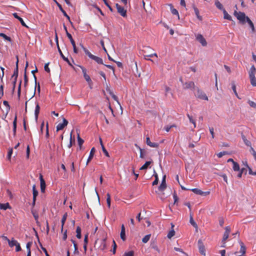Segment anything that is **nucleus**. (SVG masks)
I'll return each mask as SVG.
<instances>
[{
    "label": "nucleus",
    "mask_w": 256,
    "mask_h": 256,
    "mask_svg": "<svg viewBox=\"0 0 256 256\" xmlns=\"http://www.w3.org/2000/svg\"><path fill=\"white\" fill-rule=\"evenodd\" d=\"M194 88V83L193 82H186L183 84V88L184 89H190Z\"/></svg>",
    "instance_id": "obj_16"
},
{
    "label": "nucleus",
    "mask_w": 256,
    "mask_h": 256,
    "mask_svg": "<svg viewBox=\"0 0 256 256\" xmlns=\"http://www.w3.org/2000/svg\"><path fill=\"white\" fill-rule=\"evenodd\" d=\"M32 242H28L26 244V248L28 252H30V247L32 246Z\"/></svg>",
    "instance_id": "obj_49"
},
{
    "label": "nucleus",
    "mask_w": 256,
    "mask_h": 256,
    "mask_svg": "<svg viewBox=\"0 0 256 256\" xmlns=\"http://www.w3.org/2000/svg\"><path fill=\"white\" fill-rule=\"evenodd\" d=\"M166 175L162 177L161 184H160V186L158 187V190L162 192L166 188Z\"/></svg>",
    "instance_id": "obj_12"
},
{
    "label": "nucleus",
    "mask_w": 256,
    "mask_h": 256,
    "mask_svg": "<svg viewBox=\"0 0 256 256\" xmlns=\"http://www.w3.org/2000/svg\"><path fill=\"white\" fill-rule=\"evenodd\" d=\"M106 203L108 208L110 207V195L109 193L106 194Z\"/></svg>",
    "instance_id": "obj_41"
},
{
    "label": "nucleus",
    "mask_w": 256,
    "mask_h": 256,
    "mask_svg": "<svg viewBox=\"0 0 256 256\" xmlns=\"http://www.w3.org/2000/svg\"><path fill=\"white\" fill-rule=\"evenodd\" d=\"M120 238L123 241H124L126 239V234H125V228L124 224H122L121 227V232L120 234Z\"/></svg>",
    "instance_id": "obj_23"
},
{
    "label": "nucleus",
    "mask_w": 256,
    "mask_h": 256,
    "mask_svg": "<svg viewBox=\"0 0 256 256\" xmlns=\"http://www.w3.org/2000/svg\"><path fill=\"white\" fill-rule=\"evenodd\" d=\"M170 11H171V12L172 13V14H173L174 15L177 16H178V18H179V14H178V11L176 8H174L172 4H170Z\"/></svg>",
    "instance_id": "obj_32"
},
{
    "label": "nucleus",
    "mask_w": 256,
    "mask_h": 256,
    "mask_svg": "<svg viewBox=\"0 0 256 256\" xmlns=\"http://www.w3.org/2000/svg\"><path fill=\"white\" fill-rule=\"evenodd\" d=\"M12 149H10V150H9V151L8 152V156H7V158L8 160H10V158H11V156H12Z\"/></svg>",
    "instance_id": "obj_58"
},
{
    "label": "nucleus",
    "mask_w": 256,
    "mask_h": 256,
    "mask_svg": "<svg viewBox=\"0 0 256 256\" xmlns=\"http://www.w3.org/2000/svg\"><path fill=\"white\" fill-rule=\"evenodd\" d=\"M234 15L236 17L237 19L240 20V22L242 24H245L246 18H248L246 16L244 12H237L235 11L234 12Z\"/></svg>",
    "instance_id": "obj_3"
},
{
    "label": "nucleus",
    "mask_w": 256,
    "mask_h": 256,
    "mask_svg": "<svg viewBox=\"0 0 256 256\" xmlns=\"http://www.w3.org/2000/svg\"><path fill=\"white\" fill-rule=\"evenodd\" d=\"M106 248V239L104 238L101 240V244H100V246H99V248L102 250H104Z\"/></svg>",
    "instance_id": "obj_24"
},
{
    "label": "nucleus",
    "mask_w": 256,
    "mask_h": 256,
    "mask_svg": "<svg viewBox=\"0 0 256 256\" xmlns=\"http://www.w3.org/2000/svg\"><path fill=\"white\" fill-rule=\"evenodd\" d=\"M95 152H96L95 148L94 147L92 148V149L90 150V153L89 156H88V160H87V162H86V166L88 165V163L91 161V160L93 158L94 156V153H95Z\"/></svg>",
    "instance_id": "obj_19"
},
{
    "label": "nucleus",
    "mask_w": 256,
    "mask_h": 256,
    "mask_svg": "<svg viewBox=\"0 0 256 256\" xmlns=\"http://www.w3.org/2000/svg\"><path fill=\"white\" fill-rule=\"evenodd\" d=\"M198 246L200 252L203 255H205V248L202 242L200 240L198 241Z\"/></svg>",
    "instance_id": "obj_17"
},
{
    "label": "nucleus",
    "mask_w": 256,
    "mask_h": 256,
    "mask_svg": "<svg viewBox=\"0 0 256 256\" xmlns=\"http://www.w3.org/2000/svg\"><path fill=\"white\" fill-rule=\"evenodd\" d=\"M240 252L242 253V254L244 255L246 252V248L242 242H240Z\"/></svg>",
    "instance_id": "obj_25"
},
{
    "label": "nucleus",
    "mask_w": 256,
    "mask_h": 256,
    "mask_svg": "<svg viewBox=\"0 0 256 256\" xmlns=\"http://www.w3.org/2000/svg\"><path fill=\"white\" fill-rule=\"evenodd\" d=\"M187 116L190 121L192 124H194V127L195 128L196 126V124L195 121L192 119V116H190V114H188Z\"/></svg>",
    "instance_id": "obj_48"
},
{
    "label": "nucleus",
    "mask_w": 256,
    "mask_h": 256,
    "mask_svg": "<svg viewBox=\"0 0 256 256\" xmlns=\"http://www.w3.org/2000/svg\"><path fill=\"white\" fill-rule=\"evenodd\" d=\"M40 248H41L42 250L44 251V254H45L46 256H50L48 254V252H47V250H46V248H44V247H43V246H42V244H41V243H40Z\"/></svg>",
    "instance_id": "obj_52"
},
{
    "label": "nucleus",
    "mask_w": 256,
    "mask_h": 256,
    "mask_svg": "<svg viewBox=\"0 0 256 256\" xmlns=\"http://www.w3.org/2000/svg\"><path fill=\"white\" fill-rule=\"evenodd\" d=\"M151 164V162H146V163L140 168V170H144L146 169Z\"/></svg>",
    "instance_id": "obj_39"
},
{
    "label": "nucleus",
    "mask_w": 256,
    "mask_h": 256,
    "mask_svg": "<svg viewBox=\"0 0 256 256\" xmlns=\"http://www.w3.org/2000/svg\"><path fill=\"white\" fill-rule=\"evenodd\" d=\"M88 234H85L84 238V244H88Z\"/></svg>",
    "instance_id": "obj_63"
},
{
    "label": "nucleus",
    "mask_w": 256,
    "mask_h": 256,
    "mask_svg": "<svg viewBox=\"0 0 256 256\" xmlns=\"http://www.w3.org/2000/svg\"><path fill=\"white\" fill-rule=\"evenodd\" d=\"M190 222L193 226H194L196 228H198V226H197L196 222L194 221V220L191 215L190 216Z\"/></svg>",
    "instance_id": "obj_43"
},
{
    "label": "nucleus",
    "mask_w": 256,
    "mask_h": 256,
    "mask_svg": "<svg viewBox=\"0 0 256 256\" xmlns=\"http://www.w3.org/2000/svg\"><path fill=\"white\" fill-rule=\"evenodd\" d=\"M215 6H216V7L223 11L224 10H225L224 7H223V6L222 5V4L218 0H216V2H215Z\"/></svg>",
    "instance_id": "obj_27"
},
{
    "label": "nucleus",
    "mask_w": 256,
    "mask_h": 256,
    "mask_svg": "<svg viewBox=\"0 0 256 256\" xmlns=\"http://www.w3.org/2000/svg\"><path fill=\"white\" fill-rule=\"evenodd\" d=\"M62 123L58 124L56 126V131L58 132L60 130H62L68 124V121L65 118H62Z\"/></svg>",
    "instance_id": "obj_10"
},
{
    "label": "nucleus",
    "mask_w": 256,
    "mask_h": 256,
    "mask_svg": "<svg viewBox=\"0 0 256 256\" xmlns=\"http://www.w3.org/2000/svg\"><path fill=\"white\" fill-rule=\"evenodd\" d=\"M150 238V234H148L145 236L142 239V242L144 243H146L149 240Z\"/></svg>",
    "instance_id": "obj_42"
},
{
    "label": "nucleus",
    "mask_w": 256,
    "mask_h": 256,
    "mask_svg": "<svg viewBox=\"0 0 256 256\" xmlns=\"http://www.w3.org/2000/svg\"><path fill=\"white\" fill-rule=\"evenodd\" d=\"M16 68L14 70V74L12 76V78L14 77V88L16 82L18 74V56H16Z\"/></svg>",
    "instance_id": "obj_5"
},
{
    "label": "nucleus",
    "mask_w": 256,
    "mask_h": 256,
    "mask_svg": "<svg viewBox=\"0 0 256 256\" xmlns=\"http://www.w3.org/2000/svg\"><path fill=\"white\" fill-rule=\"evenodd\" d=\"M256 72V68L254 66L252 65L248 72V74L250 84L253 86H256V78L254 76Z\"/></svg>",
    "instance_id": "obj_1"
},
{
    "label": "nucleus",
    "mask_w": 256,
    "mask_h": 256,
    "mask_svg": "<svg viewBox=\"0 0 256 256\" xmlns=\"http://www.w3.org/2000/svg\"><path fill=\"white\" fill-rule=\"evenodd\" d=\"M232 90H233L235 95L236 96L237 98H239L238 96V94L237 92H236V84H235L234 82H232Z\"/></svg>",
    "instance_id": "obj_40"
},
{
    "label": "nucleus",
    "mask_w": 256,
    "mask_h": 256,
    "mask_svg": "<svg viewBox=\"0 0 256 256\" xmlns=\"http://www.w3.org/2000/svg\"><path fill=\"white\" fill-rule=\"evenodd\" d=\"M83 48L85 54L86 55H88L90 58L94 60L98 64H104L103 60L102 58L93 55L86 48H84V47H83Z\"/></svg>",
    "instance_id": "obj_2"
},
{
    "label": "nucleus",
    "mask_w": 256,
    "mask_h": 256,
    "mask_svg": "<svg viewBox=\"0 0 256 256\" xmlns=\"http://www.w3.org/2000/svg\"><path fill=\"white\" fill-rule=\"evenodd\" d=\"M248 102V104H250V106L251 107H252V108H256V104L254 102L251 101V100H249Z\"/></svg>",
    "instance_id": "obj_61"
},
{
    "label": "nucleus",
    "mask_w": 256,
    "mask_h": 256,
    "mask_svg": "<svg viewBox=\"0 0 256 256\" xmlns=\"http://www.w3.org/2000/svg\"><path fill=\"white\" fill-rule=\"evenodd\" d=\"M80 66L82 70V73L84 74V79L86 80V82H91L92 80L90 78V76L86 74V70L84 67H83L82 66Z\"/></svg>",
    "instance_id": "obj_14"
},
{
    "label": "nucleus",
    "mask_w": 256,
    "mask_h": 256,
    "mask_svg": "<svg viewBox=\"0 0 256 256\" xmlns=\"http://www.w3.org/2000/svg\"><path fill=\"white\" fill-rule=\"evenodd\" d=\"M59 8L61 10V12H62L64 15L68 18V20L72 23L70 20V16L67 14L66 12L64 10L62 6H59Z\"/></svg>",
    "instance_id": "obj_38"
},
{
    "label": "nucleus",
    "mask_w": 256,
    "mask_h": 256,
    "mask_svg": "<svg viewBox=\"0 0 256 256\" xmlns=\"http://www.w3.org/2000/svg\"><path fill=\"white\" fill-rule=\"evenodd\" d=\"M116 243L115 241L114 240H113V248L112 250L113 254H116Z\"/></svg>",
    "instance_id": "obj_54"
},
{
    "label": "nucleus",
    "mask_w": 256,
    "mask_h": 256,
    "mask_svg": "<svg viewBox=\"0 0 256 256\" xmlns=\"http://www.w3.org/2000/svg\"><path fill=\"white\" fill-rule=\"evenodd\" d=\"M40 110V107L38 102L36 103V108L34 110V115L36 118L37 119Z\"/></svg>",
    "instance_id": "obj_26"
},
{
    "label": "nucleus",
    "mask_w": 256,
    "mask_h": 256,
    "mask_svg": "<svg viewBox=\"0 0 256 256\" xmlns=\"http://www.w3.org/2000/svg\"><path fill=\"white\" fill-rule=\"evenodd\" d=\"M102 152H104V154L106 156L108 157H109L110 156H109L108 152L106 150V149L105 148H104V145H102Z\"/></svg>",
    "instance_id": "obj_56"
},
{
    "label": "nucleus",
    "mask_w": 256,
    "mask_h": 256,
    "mask_svg": "<svg viewBox=\"0 0 256 256\" xmlns=\"http://www.w3.org/2000/svg\"><path fill=\"white\" fill-rule=\"evenodd\" d=\"M49 63L46 64L44 66V68L46 72H50V69L48 68Z\"/></svg>",
    "instance_id": "obj_57"
},
{
    "label": "nucleus",
    "mask_w": 256,
    "mask_h": 256,
    "mask_svg": "<svg viewBox=\"0 0 256 256\" xmlns=\"http://www.w3.org/2000/svg\"><path fill=\"white\" fill-rule=\"evenodd\" d=\"M116 7L117 9L118 12L122 16L125 17L126 16V10L122 6L116 4Z\"/></svg>",
    "instance_id": "obj_7"
},
{
    "label": "nucleus",
    "mask_w": 256,
    "mask_h": 256,
    "mask_svg": "<svg viewBox=\"0 0 256 256\" xmlns=\"http://www.w3.org/2000/svg\"><path fill=\"white\" fill-rule=\"evenodd\" d=\"M222 12L224 13V19H226V20H232V16L230 14H228L226 12V10H224Z\"/></svg>",
    "instance_id": "obj_30"
},
{
    "label": "nucleus",
    "mask_w": 256,
    "mask_h": 256,
    "mask_svg": "<svg viewBox=\"0 0 256 256\" xmlns=\"http://www.w3.org/2000/svg\"><path fill=\"white\" fill-rule=\"evenodd\" d=\"M232 169L234 171H239L240 168L238 164L236 162H233L232 163Z\"/></svg>",
    "instance_id": "obj_28"
},
{
    "label": "nucleus",
    "mask_w": 256,
    "mask_h": 256,
    "mask_svg": "<svg viewBox=\"0 0 256 256\" xmlns=\"http://www.w3.org/2000/svg\"><path fill=\"white\" fill-rule=\"evenodd\" d=\"M32 194H33V200H32V206H34L36 204V198L38 195V192L36 190V186H32Z\"/></svg>",
    "instance_id": "obj_15"
},
{
    "label": "nucleus",
    "mask_w": 256,
    "mask_h": 256,
    "mask_svg": "<svg viewBox=\"0 0 256 256\" xmlns=\"http://www.w3.org/2000/svg\"><path fill=\"white\" fill-rule=\"evenodd\" d=\"M136 146H137L138 149L140 150V158H144V154H143V150L142 149L140 146H137V144H136Z\"/></svg>",
    "instance_id": "obj_59"
},
{
    "label": "nucleus",
    "mask_w": 256,
    "mask_h": 256,
    "mask_svg": "<svg viewBox=\"0 0 256 256\" xmlns=\"http://www.w3.org/2000/svg\"><path fill=\"white\" fill-rule=\"evenodd\" d=\"M0 70L2 72V76H1V82L2 84L0 86V98L4 96V82L2 78L4 76V68L3 67H0Z\"/></svg>",
    "instance_id": "obj_11"
},
{
    "label": "nucleus",
    "mask_w": 256,
    "mask_h": 256,
    "mask_svg": "<svg viewBox=\"0 0 256 256\" xmlns=\"http://www.w3.org/2000/svg\"><path fill=\"white\" fill-rule=\"evenodd\" d=\"M76 236L78 238H80L81 237H82V236H81V228L79 226H78L76 227Z\"/></svg>",
    "instance_id": "obj_33"
},
{
    "label": "nucleus",
    "mask_w": 256,
    "mask_h": 256,
    "mask_svg": "<svg viewBox=\"0 0 256 256\" xmlns=\"http://www.w3.org/2000/svg\"><path fill=\"white\" fill-rule=\"evenodd\" d=\"M242 140H244V143L247 146H251V142L248 140L246 138V137L244 135L242 134Z\"/></svg>",
    "instance_id": "obj_36"
},
{
    "label": "nucleus",
    "mask_w": 256,
    "mask_h": 256,
    "mask_svg": "<svg viewBox=\"0 0 256 256\" xmlns=\"http://www.w3.org/2000/svg\"><path fill=\"white\" fill-rule=\"evenodd\" d=\"M176 126L175 124H172L171 126H166L164 127V130L166 132H168L172 128H174Z\"/></svg>",
    "instance_id": "obj_47"
},
{
    "label": "nucleus",
    "mask_w": 256,
    "mask_h": 256,
    "mask_svg": "<svg viewBox=\"0 0 256 256\" xmlns=\"http://www.w3.org/2000/svg\"><path fill=\"white\" fill-rule=\"evenodd\" d=\"M5 239L7 240L8 242L9 246L10 247H13L14 246H15L18 243V241L14 240V238H12V240H9L7 237H5Z\"/></svg>",
    "instance_id": "obj_21"
},
{
    "label": "nucleus",
    "mask_w": 256,
    "mask_h": 256,
    "mask_svg": "<svg viewBox=\"0 0 256 256\" xmlns=\"http://www.w3.org/2000/svg\"><path fill=\"white\" fill-rule=\"evenodd\" d=\"M12 15L14 16V18L18 19L20 22L21 24L24 26V27H26V28H28V26H26V23L24 22V21L23 19L22 18H21L20 17L18 14L17 13H14L12 14Z\"/></svg>",
    "instance_id": "obj_20"
},
{
    "label": "nucleus",
    "mask_w": 256,
    "mask_h": 256,
    "mask_svg": "<svg viewBox=\"0 0 256 256\" xmlns=\"http://www.w3.org/2000/svg\"><path fill=\"white\" fill-rule=\"evenodd\" d=\"M10 208V206L8 202L6 204H0V208L2 210H6V209Z\"/></svg>",
    "instance_id": "obj_29"
},
{
    "label": "nucleus",
    "mask_w": 256,
    "mask_h": 256,
    "mask_svg": "<svg viewBox=\"0 0 256 256\" xmlns=\"http://www.w3.org/2000/svg\"><path fill=\"white\" fill-rule=\"evenodd\" d=\"M68 38H69V40L70 41V42L72 44V45L73 48H74V53L77 54L78 52V50L76 48V45L75 44V42L72 38V37L70 34L68 33Z\"/></svg>",
    "instance_id": "obj_13"
},
{
    "label": "nucleus",
    "mask_w": 256,
    "mask_h": 256,
    "mask_svg": "<svg viewBox=\"0 0 256 256\" xmlns=\"http://www.w3.org/2000/svg\"><path fill=\"white\" fill-rule=\"evenodd\" d=\"M40 184L41 192H44L45 191L46 186L44 180H41V183H40Z\"/></svg>",
    "instance_id": "obj_37"
},
{
    "label": "nucleus",
    "mask_w": 256,
    "mask_h": 256,
    "mask_svg": "<svg viewBox=\"0 0 256 256\" xmlns=\"http://www.w3.org/2000/svg\"><path fill=\"white\" fill-rule=\"evenodd\" d=\"M196 39L202 44V46H204L207 45V42L202 34H198L196 36Z\"/></svg>",
    "instance_id": "obj_9"
},
{
    "label": "nucleus",
    "mask_w": 256,
    "mask_h": 256,
    "mask_svg": "<svg viewBox=\"0 0 256 256\" xmlns=\"http://www.w3.org/2000/svg\"><path fill=\"white\" fill-rule=\"evenodd\" d=\"M134 251H130L128 252H126L123 256H134Z\"/></svg>",
    "instance_id": "obj_51"
},
{
    "label": "nucleus",
    "mask_w": 256,
    "mask_h": 256,
    "mask_svg": "<svg viewBox=\"0 0 256 256\" xmlns=\"http://www.w3.org/2000/svg\"><path fill=\"white\" fill-rule=\"evenodd\" d=\"M72 146V132L70 133V142L68 146V148H70Z\"/></svg>",
    "instance_id": "obj_50"
},
{
    "label": "nucleus",
    "mask_w": 256,
    "mask_h": 256,
    "mask_svg": "<svg viewBox=\"0 0 256 256\" xmlns=\"http://www.w3.org/2000/svg\"><path fill=\"white\" fill-rule=\"evenodd\" d=\"M224 229L225 232L224 234L222 240V242H223V246H222V247L225 246L226 241L228 238L230 233V226H226Z\"/></svg>",
    "instance_id": "obj_6"
},
{
    "label": "nucleus",
    "mask_w": 256,
    "mask_h": 256,
    "mask_svg": "<svg viewBox=\"0 0 256 256\" xmlns=\"http://www.w3.org/2000/svg\"><path fill=\"white\" fill-rule=\"evenodd\" d=\"M28 62H26V68H25V69H24V86H26L28 83V78L27 76V75H26V68L28 66Z\"/></svg>",
    "instance_id": "obj_22"
},
{
    "label": "nucleus",
    "mask_w": 256,
    "mask_h": 256,
    "mask_svg": "<svg viewBox=\"0 0 256 256\" xmlns=\"http://www.w3.org/2000/svg\"><path fill=\"white\" fill-rule=\"evenodd\" d=\"M146 143L151 148H158V143L152 142L150 140V138L148 136L146 138Z\"/></svg>",
    "instance_id": "obj_18"
},
{
    "label": "nucleus",
    "mask_w": 256,
    "mask_h": 256,
    "mask_svg": "<svg viewBox=\"0 0 256 256\" xmlns=\"http://www.w3.org/2000/svg\"><path fill=\"white\" fill-rule=\"evenodd\" d=\"M196 96L200 99L208 100V97L206 94L202 90H200L198 88H197L196 92L195 94Z\"/></svg>",
    "instance_id": "obj_4"
},
{
    "label": "nucleus",
    "mask_w": 256,
    "mask_h": 256,
    "mask_svg": "<svg viewBox=\"0 0 256 256\" xmlns=\"http://www.w3.org/2000/svg\"><path fill=\"white\" fill-rule=\"evenodd\" d=\"M100 114H101L102 116H104V118L105 120V121H106V123L107 124H109V121L106 118V116H105V115L102 112L100 111L99 112Z\"/></svg>",
    "instance_id": "obj_62"
},
{
    "label": "nucleus",
    "mask_w": 256,
    "mask_h": 256,
    "mask_svg": "<svg viewBox=\"0 0 256 256\" xmlns=\"http://www.w3.org/2000/svg\"><path fill=\"white\" fill-rule=\"evenodd\" d=\"M228 154V152H225V151H224V152H221L219 153H218L217 154V156L218 157V158H222V156H224V155H226Z\"/></svg>",
    "instance_id": "obj_55"
},
{
    "label": "nucleus",
    "mask_w": 256,
    "mask_h": 256,
    "mask_svg": "<svg viewBox=\"0 0 256 256\" xmlns=\"http://www.w3.org/2000/svg\"><path fill=\"white\" fill-rule=\"evenodd\" d=\"M66 217H67V214H65L63 216H62V229H63V226H64V222L66 220Z\"/></svg>",
    "instance_id": "obj_44"
},
{
    "label": "nucleus",
    "mask_w": 256,
    "mask_h": 256,
    "mask_svg": "<svg viewBox=\"0 0 256 256\" xmlns=\"http://www.w3.org/2000/svg\"><path fill=\"white\" fill-rule=\"evenodd\" d=\"M32 215L34 218V220L36 222V223L37 224L38 226H40V222H38V214L36 212H34L33 211H32Z\"/></svg>",
    "instance_id": "obj_34"
},
{
    "label": "nucleus",
    "mask_w": 256,
    "mask_h": 256,
    "mask_svg": "<svg viewBox=\"0 0 256 256\" xmlns=\"http://www.w3.org/2000/svg\"><path fill=\"white\" fill-rule=\"evenodd\" d=\"M246 21L248 24L252 28V31L254 32L255 30L254 26V24L253 22H252V21L250 19V18L248 17L246 18Z\"/></svg>",
    "instance_id": "obj_31"
},
{
    "label": "nucleus",
    "mask_w": 256,
    "mask_h": 256,
    "mask_svg": "<svg viewBox=\"0 0 256 256\" xmlns=\"http://www.w3.org/2000/svg\"><path fill=\"white\" fill-rule=\"evenodd\" d=\"M190 190L194 194L200 196H206L210 194V192H202L200 190L197 188H192Z\"/></svg>",
    "instance_id": "obj_8"
},
{
    "label": "nucleus",
    "mask_w": 256,
    "mask_h": 256,
    "mask_svg": "<svg viewBox=\"0 0 256 256\" xmlns=\"http://www.w3.org/2000/svg\"><path fill=\"white\" fill-rule=\"evenodd\" d=\"M174 234H175V232L172 229L168 233V234L167 235V237L168 238H171L174 235Z\"/></svg>",
    "instance_id": "obj_45"
},
{
    "label": "nucleus",
    "mask_w": 256,
    "mask_h": 256,
    "mask_svg": "<svg viewBox=\"0 0 256 256\" xmlns=\"http://www.w3.org/2000/svg\"><path fill=\"white\" fill-rule=\"evenodd\" d=\"M218 222H219L220 225L221 226H224V218L222 217L219 218Z\"/></svg>",
    "instance_id": "obj_53"
},
{
    "label": "nucleus",
    "mask_w": 256,
    "mask_h": 256,
    "mask_svg": "<svg viewBox=\"0 0 256 256\" xmlns=\"http://www.w3.org/2000/svg\"><path fill=\"white\" fill-rule=\"evenodd\" d=\"M0 36H2V37L3 38H4L6 40H8V41H9V42H10L11 41V38L10 37L7 36L6 34H3V33H0Z\"/></svg>",
    "instance_id": "obj_46"
},
{
    "label": "nucleus",
    "mask_w": 256,
    "mask_h": 256,
    "mask_svg": "<svg viewBox=\"0 0 256 256\" xmlns=\"http://www.w3.org/2000/svg\"><path fill=\"white\" fill-rule=\"evenodd\" d=\"M16 122H17V116L16 115L14 120L13 121V128H16Z\"/></svg>",
    "instance_id": "obj_60"
},
{
    "label": "nucleus",
    "mask_w": 256,
    "mask_h": 256,
    "mask_svg": "<svg viewBox=\"0 0 256 256\" xmlns=\"http://www.w3.org/2000/svg\"><path fill=\"white\" fill-rule=\"evenodd\" d=\"M16 246V252H19V251H20L21 250V247L20 246V244L18 242Z\"/></svg>",
    "instance_id": "obj_64"
},
{
    "label": "nucleus",
    "mask_w": 256,
    "mask_h": 256,
    "mask_svg": "<svg viewBox=\"0 0 256 256\" xmlns=\"http://www.w3.org/2000/svg\"><path fill=\"white\" fill-rule=\"evenodd\" d=\"M78 142L80 150L82 148V145L84 142V140L80 136L79 134L78 136Z\"/></svg>",
    "instance_id": "obj_35"
}]
</instances>
